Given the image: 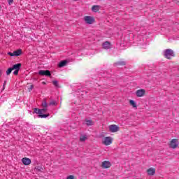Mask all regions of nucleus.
Instances as JSON below:
<instances>
[{"instance_id": "f257e3e1", "label": "nucleus", "mask_w": 179, "mask_h": 179, "mask_svg": "<svg viewBox=\"0 0 179 179\" xmlns=\"http://www.w3.org/2000/svg\"><path fill=\"white\" fill-rule=\"evenodd\" d=\"M164 55L167 59H171V57H174V52L171 49H166L164 52Z\"/></svg>"}, {"instance_id": "c85d7f7f", "label": "nucleus", "mask_w": 179, "mask_h": 179, "mask_svg": "<svg viewBox=\"0 0 179 179\" xmlns=\"http://www.w3.org/2000/svg\"><path fill=\"white\" fill-rule=\"evenodd\" d=\"M67 179H75V176H72V175L69 176L67 177Z\"/></svg>"}, {"instance_id": "9d476101", "label": "nucleus", "mask_w": 179, "mask_h": 179, "mask_svg": "<svg viewBox=\"0 0 179 179\" xmlns=\"http://www.w3.org/2000/svg\"><path fill=\"white\" fill-rule=\"evenodd\" d=\"M145 93H146V91L143 89L142 90H138L136 91V94L137 97H142L143 96L145 95Z\"/></svg>"}, {"instance_id": "a878e982", "label": "nucleus", "mask_w": 179, "mask_h": 179, "mask_svg": "<svg viewBox=\"0 0 179 179\" xmlns=\"http://www.w3.org/2000/svg\"><path fill=\"white\" fill-rule=\"evenodd\" d=\"M36 171H40L41 173H43V168L41 166H38L36 168Z\"/></svg>"}, {"instance_id": "b1692460", "label": "nucleus", "mask_w": 179, "mask_h": 179, "mask_svg": "<svg viewBox=\"0 0 179 179\" xmlns=\"http://www.w3.org/2000/svg\"><path fill=\"white\" fill-rule=\"evenodd\" d=\"M58 103H57L56 101H51L50 103H49V106H57Z\"/></svg>"}, {"instance_id": "f3484780", "label": "nucleus", "mask_w": 179, "mask_h": 179, "mask_svg": "<svg viewBox=\"0 0 179 179\" xmlns=\"http://www.w3.org/2000/svg\"><path fill=\"white\" fill-rule=\"evenodd\" d=\"M92 12H95V13L99 12L100 10V6H97V5L93 6L92 8Z\"/></svg>"}, {"instance_id": "c756f323", "label": "nucleus", "mask_w": 179, "mask_h": 179, "mask_svg": "<svg viewBox=\"0 0 179 179\" xmlns=\"http://www.w3.org/2000/svg\"><path fill=\"white\" fill-rule=\"evenodd\" d=\"M8 5H12L13 3V0H8Z\"/></svg>"}, {"instance_id": "393cba45", "label": "nucleus", "mask_w": 179, "mask_h": 179, "mask_svg": "<svg viewBox=\"0 0 179 179\" xmlns=\"http://www.w3.org/2000/svg\"><path fill=\"white\" fill-rule=\"evenodd\" d=\"M52 83L55 87H59V85L58 84V82L57 80L52 81Z\"/></svg>"}, {"instance_id": "7ed1b4c3", "label": "nucleus", "mask_w": 179, "mask_h": 179, "mask_svg": "<svg viewBox=\"0 0 179 179\" xmlns=\"http://www.w3.org/2000/svg\"><path fill=\"white\" fill-rule=\"evenodd\" d=\"M34 113H35V114H38V118H47L48 117H50V114L41 115V110L37 108H35L34 109Z\"/></svg>"}, {"instance_id": "473e14b6", "label": "nucleus", "mask_w": 179, "mask_h": 179, "mask_svg": "<svg viewBox=\"0 0 179 179\" xmlns=\"http://www.w3.org/2000/svg\"><path fill=\"white\" fill-rule=\"evenodd\" d=\"M43 85H45V83L43 82Z\"/></svg>"}, {"instance_id": "4468645a", "label": "nucleus", "mask_w": 179, "mask_h": 179, "mask_svg": "<svg viewBox=\"0 0 179 179\" xmlns=\"http://www.w3.org/2000/svg\"><path fill=\"white\" fill-rule=\"evenodd\" d=\"M85 124L87 127H92L94 125V122H92V120L85 119Z\"/></svg>"}, {"instance_id": "f8f14e48", "label": "nucleus", "mask_w": 179, "mask_h": 179, "mask_svg": "<svg viewBox=\"0 0 179 179\" xmlns=\"http://www.w3.org/2000/svg\"><path fill=\"white\" fill-rule=\"evenodd\" d=\"M102 167H103V169H110V167H111V162L108 161H104L102 162Z\"/></svg>"}, {"instance_id": "7c9ffc66", "label": "nucleus", "mask_w": 179, "mask_h": 179, "mask_svg": "<svg viewBox=\"0 0 179 179\" xmlns=\"http://www.w3.org/2000/svg\"><path fill=\"white\" fill-rule=\"evenodd\" d=\"M5 83H6V81L4 82L3 85V90L5 89Z\"/></svg>"}, {"instance_id": "2f4dec72", "label": "nucleus", "mask_w": 179, "mask_h": 179, "mask_svg": "<svg viewBox=\"0 0 179 179\" xmlns=\"http://www.w3.org/2000/svg\"><path fill=\"white\" fill-rule=\"evenodd\" d=\"M1 76H2V71L1 70H0V78H1Z\"/></svg>"}, {"instance_id": "9b49d317", "label": "nucleus", "mask_w": 179, "mask_h": 179, "mask_svg": "<svg viewBox=\"0 0 179 179\" xmlns=\"http://www.w3.org/2000/svg\"><path fill=\"white\" fill-rule=\"evenodd\" d=\"M22 162L24 166H29L31 163V159L30 158L24 157L22 158Z\"/></svg>"}, {"instance_id": "6ab92c4d", "label": "nucleus", "mask_w": 179, "mask_h": 179, "mask_svg": "<svg viewBox=\"0 0 179 179\" xmlns=\"http://www.w3.org/2000/svg\"><path fill=\"white\" fill-rule=\"evenodd\" d=\"M41 106L43 108H48V103H47V100L44 99L41 103Z\"/></svg>"}, {"instance_id": "ddd939ff", "label": "nucleus", "mask_w": 179, "mask_h": 179, "mask_svg": "<svg viewBox=\"0 0 179 179\" xmlns=\"http://www.w3.org/2000/svg\"><path fill=\"white\" fill-rule=\"evenodd\" d=\"M148 176H155L156 174V169L154 168H150L147 170Z\"/></svg>"}, {"instance_id": "bb28decb", "label": "nucleus", "mask_w": 179, "mask_h": 179, "mask_svg": "<svg viewBox=\"0 0 179 179\" xmlns=\"http://www.w3.org/2000/svg\"><path fill=\"white\" fill-rule=\"evenodd\" d=\"M33 89H34V85H31L30 87L29 88V91L31 92V90H33Z\"/></svg>"}, {"instance_id": "6e6552de", "label": "nucleus", "mask_w": 179, "mask_h": 179, "mask_svg": "<svg viewBox=\"0 0 179 179\" xmlns=\"http://www.w3.org/2000/svg\"><path fill=\"white\" fill-rule=\"evenodd\" d=\"M111 143H113L111 137H106L103 141V144L105 145V146H108L109 145H111Z\"/></svg>"}, {"instance_id": "f704fd0d", "label": "nucleus", "mask_w": 179, "mask_h": 179, "mask_svg": "<svg viewBox=\"0 0 179 179\" xmlns=\"http://www.w3.org/2000/svg\"><path fill=\"white\" fill-rule=\"evenodd\" d=\"M0 9H1V6H0Z\"/></svg>"}, {"instance_id": "0eeeda50", "label": "nucleus", "mask_w": 179, "mask_h": 179, "mask_svg": "<svg viewBox=\"0 0 179 179\" xmlns=\"http://www.w3.org/2000/svg\"><path fill=\"white\" fill-rule=\"evenodd\" d=\"M109 131L110 132H118L120 131V127L115 124H111L109 126Z\"/></svg>"}, {"instance_id": "dca6fc26", "label": "nucleus", "mask_w": 179, "mask_h": 179, "mask_svg": "<svg viewBox=\"0 0 179 179\" xmlns=\"http://www.w3.org/2000/svg\"><path fill=\"white\" fill-rule=\"evenodd\" d=\"M66 64H68V61L63 60L59 63L58 66L59 68H63V66H65Z\"/></svg>"}, {"instance_id": "20e7f679", "label": "nucleus", "mask_w": 179, "mask_h": 179, "mask_svg": "<svg viewBox=\"0 0 179 179\" xmlns=\"http://www.w3.org/2000/svg\"><path fill=\"white\" fill-rule=\"evenodd\" d=\"M169 146L170 148H171V149H176L178 147V141L176 138L172 139L169 144Z\"/></svg>"}, {"instance_id": "a211bd4d", "label": "nucleus", "mask_w": 179, "mask_h": 179, "mask_svg": "<svg viewBox=\"0 0 179 179\" xmlns=\"http://www.w3.org/2000/svg\"><path fill=\"white\" fill-rule=\"evenodd\" d=\"M13 52H14V57H19V56L22 55V50L21 49L15 50Z\"/></svg>"}, {"instance_id": "423d86ee", "label": "nucleus", "mask_w": 179, "mask_h": 179, "mask_svg": "<svg viewBox=\"0 0 179 179\" xmlns=\"http://www.w3.org/2000/svg\"><path fill=\"white\" fill-rule=\"evenodd\" d=\"M84 20L87 24H92L93 22H94V18L92 16L87 15L84 17Z\"/></svg>"}, {"instance_id": "1a4fd4ad", "label": "nucleus", "mask_w": 179, "mask_h": 179, "mask_svg": "<svg viewBox=\"0 0 179 179\" xmlns=\"http://www.w3.org/2000/svg\"><path fill=\"white\" fill-rule=\"evenodd\" d=\"M102 47H103V50H110V48H111V43H110L108 41H105L102 44Z\"/></svg>"}, {"instance_id": "f03ea898", "label": "nucleus", "mask_w": 179, "mask_h": 179, "mask_svg": "<svg viewBox=\"0 0 179 179\" xmlns=\"http://www.w3.org/2000/svg\"><path fill=\"white\" fill-rule=\"evenodd\" d=\"M11 68L13 71H15L13 72V75H15V76H17V75H19V71H20V68H22V64L18 63V64H14Z\"/></svg>"}, {"instance_id": "39448f33", "label": "nucleus", "mask_w": 179, "mask_h": 179, "mask_svg": "<svg viewBox=\"0 0 179 179\" xmlns=\"http://www.w3.org/2000/svg\"><path fill=\"white\" fill-rule=\"evenodd\" d=\"M38 75L41 76H51V71L49 70H40L38 71Z\"/></svg>"}, {"instance_id": "5701e85b", "label": "nucleus", "mask_w": 179, "mask_h": 179, "mask_svg": "<svg viewBox=\"0 0 179 179\" xmlns=\"http://www.w3.org/2000/svg\"><path fill=\"white\" fill-rule=\"evenodd\" d=\"M13 71V69H12V67L8 69V70L6 71V75L9 76L10 73H12Z\"/></svg>"}, {"instance_id": "412c9836", "label": "nucleus", "mask_w": 179, "mask_h": 179, "mask_svg": "<svg viewBox=\"0 0 179 179\" xmlns=\"http://www.w3.org/2000/svg\"><path fill=\"white\" fill-rule=\"evenodd\" d=\"M86 139H87V137H86V136H85V135H83L80 137V142H85V141H86Z\"/></svg>"}, {"instance_id": "72a5a7b5", "label": "nucleus", "mask_w": 179, "mask_h": 179, "mask_svg": "<svg viewBox=\"0 0 179 179\" xmlns=\"http://www.w3.org/2000/svg\"><path fill=\"white\" fill-rule=\"evenodd\" d=\"M74 1H78V0H74Z\"/></svg>"}, {"instance_id": "2eb2a0df", "label": "nucleus", "mask_w": 179, "mask_h": 179, "mask_svg": "<svg viewBox=\"0 0 179 179\" xmlns=\"http://www.w3.org/2000/svg\"><path fill=\"white\" fill-rule=\"evenodd\" d=\"M126 64H127V63L124 61L117 62L114 64L115 66H124Z\"/></svg>"}, {"instance_id": "aec40b11", "label": "nucleus", "mask_w": 179, "mask_h": 179, "mask_svg": "<svg viewBox=\"0 0 179 179\" xmlns=\"http://www.w3.org/2000/svg\"><path fill=\"white\" fill-rule=\"evenodd\" d=\"M129 103L131 104V106H132L133 108H136V103L135 102V101L134 100H130Z\"/></svg>"}, {"instance_id": "4be33fe9", "label": "nucleus", "mask_w": 179, "mask_h": 179, "mask_svg": "<svg viewBox=\"0 0 179 179\" xmlns=\"http://www.w3.org/2000/svg\"><path fill=\"white\" fill-rule=\"evenodd\" d=\"M48 108H43L41 109V115H43V113H47Z\"/></svg>"}, {"instance_id": "cd10ccee", "label": "nucleus", "mask_w": 179, "mask_h": 179, "mask_svg": "<svg viewBox=\"0 0 179 179\" xmlns=\"http://www.w3.org/2000/svg\"><path fill=\"white\" fill-rule=\"evenodd\" d=\"M8 55H10V57H15L14 52H9L8 53Z\"/></svg>"}]
</instances>
